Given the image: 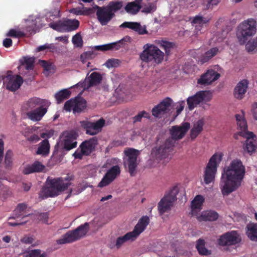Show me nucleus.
<instances>
[{"label": "nucleus", "mask_w": 257, "mask_h": 257, "mask_svg": "<svg viewBox=\"0 0 257 257\" xmlns=\"http://www.w3.org/2000/svg\"><path fill=\"white\" fill-rule=\"evenodd\" d=\"M243 134L242 137L246 139L245 143L243 145L244 151L251 155L257 149L256 137L252 132H250L249 134Z\"/></svg>", "instance_id": "aec40b11"}, {"label": "nucleus", "mask_w": 257, "mask_h": 257, "mask_svg": "<svg viewBox=\"0 0 257 257\" xmlns=\"http://www.w3.org/2000/svg\"><path fill=\"white\" fill-rule=\"evenodd\" d=\"M13 156V152L11 150H8L7 151L5 157V163L6 168L11 167L12 165V158Z\"/></svg>", "instance_id": "864d4df0"}, {"label": "nucleus", "mask_w": 257, "mask_h": 257, "mask_svg": "<svg viewBox=\"0 0 257 257\" xmlns=\"http://www.w3.org/2000/svg\"><path fill=\"white\" fill-rule=\"evenodd\" d=\"M222 159L220 154H215L210 159L204 171V181L206 184L213 182L217 172L218 165Z\"/></svg>", "instance_id": "0eeeda50"}, {"label": "nucleus", "mask_w": 257, "mask_h": 257, "mask_svg": "<svg viewBox=\"0 0 257 257\" xmlns=\"http://www.w3.org/2000/svg\"><path fill=\"white\" fill-rule=\"evenodd\" d=\"M72 178L70 177L65 178H50L48 177L46 185L43 187L40 195L42 199L57 196L64 191L71 185L70 181Z\"/></svg>", "instance_id": "f03ea898"}, {"label": "nucleus", "mask_w": 257, "mask_h": 257, "mask_svg": "<svg viewBox=\"0 0 257 257\" xmlns=\"http://www.w3.org/2000/svg\"><path fill=\"white\" fill-rule=\"evenodd\" d=\"M7 36L14 38H21L26 36V34L21 31H17L14 29H11L7 34Z\"/></svg>", "instance_id": "6e6d98bb"}, {"label": "nucleus", "mask_w": 257, "mask_h": 257, "mask_svg": "<svg viewBox=\"0 0 257 257\" xmlns=\"http://www.w3.org/2000/svg\"><path fill=\"white\" fill-rule=\"evenodd\" d=\"M72 41L74 45L76 47L81 48L83 46L82 38L79 33L73 36Z\"/></svg>", "instance_id": "603ef678"}, {"label": "nucleus", "mask_w": 257, "mask_h": 257, "mask_svg": "<svg viewBox=\"0 0 257 257\" xmlns=\"http://www.w3.org/2000/svg\"><path fill=\"white\" fill-rule=\"evenodd\" d=\"M49 216L47 212L41 213L39 214L38 218L44 223H47Z\"/></svg>", "instance_id": "e2e57ef3"}, {"label": "nucleus", "mask_w": 257, "mask_h": 257, "mask_svg": "<svg viewBox=\"0 0 257 257\" xmlns=\"http://www.w3.org/2000/svg\"><path fill=\"white\" fill-rule=\"evenodd\" d=\"M219 52V49L217 47L210 48L200 57L199 61L202 64L208 62L213 57L215 56Z\"/></svg>", "instance_id": "473e14b6"}, {"label": "nucleus", "mask_w": 257, "mask_h": 257, "mask_svg": "<svg viewBox=\"0 0 257 257\" xmlns=\"http://www.w3.org/2000/svg\"><path fill=\"white\" fill-rule=\"evenodd\" d=\"M50 28L60 32H68L76 30L79 26V22L75 19L60 20L49 24Z\"/></svg>", "instance_id": "6e6552de"}, {"label": "nucleus", "mask_w": 257, "mask_h": 257, "mask_svg": "<svg viewBox=\"0 0 257 257\" xmlns=\"http://www.w3.org/2000/svg\"><path fill=\"white\" fill-rule=\"evenodd\" d=\"M89 227V225L87 222L81 224L75 229L65 233L62 238L57 240V242L58 244H62L76 241L86 235Z\"/></svg>", "instance_id": "39448f33"}, {"label": "nucleus", "mask_w": 257, "mask_h": 257, "mask_svg": "<svg viewBox=\"0 0 257 257\" xmlns=\"http://www.w3.org/2000/svg\"><path fill=\"white\" fill-rule=\"evenodd\" d=\"M54 135V131L52 130L49 131H47L45 132L42 133L41 134V137L45 139H47L48 138H50L51 137H52Z\"/></svg>", "instance_id": "052dcab7"}, {"label": "nucleus", "mask_w": 257, "mask_h": 257, "mask_svg": "<svg viewBox=\"0 0 257 257\" xmlns=\"http://www.w3.org/2000/svg\"><path fill=\"white\" fill-rule=\"evenodd\" d=\"M123 6L122 2L119 1H115L109 2L106 6L112 14L120 10Z\"/></svg>", "instance_id": "c03bdc74"}, {"label": "nucleus", "mask_w": 257, "mask_h": 257, "mask_svg": "<svg viewBox=\"0 0 257 257\" xmlns=\"http://www.w3.org/2000/svg\"><path fill=\"white\" fill-rule=\"evenodd\" d=\"M71 94V92L67 89L61 90L55 94V98L58 103H60L64 100L68 99Z\"/></svg>", "instance_id": "a19ab883"}, {"label": "nucleus", "mask_w": 257, "mask_h": 257, "mask_svg": "<svg viewBox=\"0 0 257 257\" xmlns=\"http://www.w3.org/2000/svg\"><path fill=\"white\" fill-rule=\"evenodd\" d=\"M205 121L203 118L195 122L190 131V138L192 140H194L197 136L202 132Z\"/></svg>", "instance_id": "cd10ccee"}, {"label": "nucleus", "mask_w": 257, "mask_h": 257, "mask_svg": "<svg viewBox=\"0 0 257 257\" xmlns=\"http://www.w3.org/2000/svg\"><path fill=\"white\" fill-rule=\"evenodd\" d=\"M119 42L109 43L103 45L96 46L94 47L95 50L100 51H107L109 50H118L120 48Z\"/></svg>", "instance_id": "37998d69"}, {"label": "nucleus", "mask_w": 257, "mask_h": 257, "mask_svg": "<svg viewBox=\"0 0 257 257\" xmlns=\"http://www.w3.org/2000/svg\"><path fill=\"white\" fill-rule=\"evenodd\" d=\"M4 81L7 89L11 91H15L18 89L23 82V78L19 75H8Z\"/></svg>", "instance_id": "6ab92c4d"}, {"label": "nucleus", "mask_w": 257, "mask_h": 257, "mask_svg": "<svg viewBox=\"0 0 257 257\" xmlns=\"http://www.w3.org/2000/svg\"><path fill=\"white\" fill-rule=\"evenodd\" d=\"M178 193V188L174 187L161 199L158 204V209L160 215H163L171 209L174 202L177 200Z\"/></svg>", "instance_id": "423d86ee"}, {"label": "nucleus", "mask_w": 257, "mask_h": 257, "mask_svg": "<svg viewBox=\"0 0 257 257\" xmlns=\"http://www.w3.org/2000/svg\"><path fill=\"white\" fill-rule=\"evenodd\" d=\"M190 127L189 122H184L180 126L175 125L172 127L170 134L173 140H178L183 138Z\"/></svg>", "instance_id": "412c9836"}, {"label": "nucleus", "mask_w": 257, "mask_h": 257, "mask_svg": "<svg viewBox=\"0 0 257 257\" xmlns=\"http://www.w3.org/2000/svg\"><path fill=\"white\" fill-rule=\"evenodd\" d=\"M158 44L162 48L164 49L165 53L167 55H170L171 50L175 46V44L174 43L167 41H159Z\"/></svg>", "instance_id": "a18cd8bd"}, {"label": "nucleus", "mask_w": 257, "mask_h": 257, "mask_svg": "<svg viewBox=\"0 0 257 257\" xmlns=\"http://www.w3.org/2000/svg\"><path fill=\"white\" fill-rule=\"evenodd\" d=\"M172 103L173 100L170 97L165 98L152 109L153 115L159 117L161 115L168 113L171 110Z\"/></svg>", "instance_id": "2eb2a0df"}, {"label": "nucleus", "mask_w": 257, "mask_h": 257, "mask_svg": "<svg viewBox=\"0 0 257 257\" xmlns=\"http://www.w3.org/2000/svg\"><path fill=\"white\" fill-rule=\"evenodd\" d=\"M36 24L33 23L32 25L28 26L26 27V31L29 33L30 35L35 34L36 30Z\"/></svg>", "instance_id": "680f3d73"}, {"label": "nucleus", "mask_w": 257, "mask_h": 257, "mask_svg": "<svg viewBox=\"0 0 257 257\" xmlns=\"http://www.w3.org/2000/svg\"><path fill=\"white\" fill-rule=\"evenodd\" d=\"M150 117L151 116L149 113L145 110H143L140 112L137 115L133 117V122L134 123L140 122L141 121L143 117L150 119Z\"/></svg>", "instance_id": "3c124183"}, {"label": "nucleus", "mask_w": 257, "mask_h": 257, "mask_svg": "<svg viewBox=\"0 0 257 257\" xmlns=\"http://www.w3.org/2000/svg\"><path fill=\"white\" fill-rule=\"evenodd\" d=\"M74 107V99H71L67 100L64 104V109L67 111H70L71 110H73Z\"/></svg>", "instance_id": "bf43d9fd"}, {"label": "nucleus", "mask_w": 257, "mask_h": 257, "mask_svg": "<svg viewBox=\"0 0 257 257\" xmlns=\"http://www.w3.org/2000/svg\"><path fill=\"white\" fill-rule=\"evenodd\" d=\"M27 104L30 109H33L36 107L49 106L50 102L45 99L34 97L29 100Z\"/></svg>", "instance_id": "7c9ffc66"}, {"label": "nucleus", "mask_w": 257, "mask_h": 257, "mask_svg": "<svg viewBox=\"0 0 257 257\" xmlns=\"http://www.w3.org/2000/svg\"><path fill=\"white\" fill-rule=\"evenodd\" d=\"M219 217L218 213L214 210H207L203 211L201 214L197 216L198 221H210L216 220Z\"/></svg>", "instance_id": "2f4dec72"}, {"label": "nucleus", "mask_w": 257, "mask_h": 257, "mask_svg": "<svg viewBox=\"0 0 257 257\" xmlns=\"http://www.w3.org/2000/svg\"><path fill=\"white\" fill-rule=\"evenodd\" d=\"M256 21L253 19H249L242 22L238 27L236 35L241 45L245 44L248 38L256 32Z\"/></svg>", "instance_id": "20e7f679"}, {"label": "nucleus", "mask_w": 257, "mask_h": 257, "mask_svg": "<svg viewBox=\"0 0 257 257\" xmlns=\"http://www.w3.org/2000/svg\"><path fill=\"white\" fill-rule=\"evenodd\" d=\"M245 174V168L241 161L233 160L230 165L224 169L222 174L221 191L223 195H228L235 190L240 185Z\"/></svg>", "instance_id": "f257e3e1"}, {"label": "nucleus", "mask_w": 257, "mask_h": 257, "mask_svg": "<svg viewBox=\"0 0 257 257\" xmlns=\"http://www.w3.org/2000/svg\"><path fill=\"white\" fill-rule=\"evenodd\" d=\"M248 52L257 51V36L251 41H249L245 45Z\"/></svg>", "instance_id": "8fccbe9b"}, {"label": "nucleus", "mask_w": 257, "mask_h": 257, "mask_svg": "<svg viewBox=\"0 0 257 257\" xmlns=\"http://www.w3.org/2000/svg\"><path fill=\"white\" fill-rule=\"evenodd\" d=\"M220 74L213 69H209L205 73L202 74L198 79V84L202 85H208L217 80Z\"/></svg>", "instance_id": "a211bd4d"}, {"label": "nucleus", "mask_w": 257, "mask_h": 257, "mask_svg": "<svg viewBox=\"0 0 257 257\" xmlns=\"http://www.w3.org/2000/svg\"><path fill=\"white\" fill-rule=\"evenodd\" d=\"M86 107V101L82 98H76L74 99V113H79Z\"/></svg>", "instance_id": "ea45409f"}, {"label": "nucleus", "mask_w": 257, "mask_h": 257, "mask_svg": "<svg viewBox=\"0 0 257 257\" xmlns=\"http://www.w3.org/2000/svg\"><path fill=\"white\" fill-rule=\"evenodd\" d=\"M135 238H134L133 235L129 232L126 233L122 236L118 237L116 240L115 246L117 248L120 247V246L126 241L128 240H134Z\"/></svg>", "instance_id": "79ce46f5"}, {"label": "nucleus", "mask_w": 257, "mask_h": 257, "mask_svg": "<svg viewBox=\"0 0 257 257\" xmlns=\"http://www.w3.org/2000/svg\"><path fill=\"white\" fill-rule=\"evenodd\" d=\"M40 63L44 68V73L46 75H48L51 70L54 69V65L52 63L45 60H41Z\"/></svg>", "instance_id": "de8ad7c7"}, {"label": "nucleus", "mask_w": 257, "mask_h": 257, "mask_svg": "<svg viewBox=\"0 0 257 257\" xmlns=\"http://www.w3.org/2000/svg\"><path fill=\"white\" fill-rule=\"evenodd\" d=\"M40 137L36 134H33L28 138L27 140L32 143H36L40 140Z\"/></svg>", "instance_id": "338daca9"}, {"label": "nucleus", "mask_w": 257, "mask_h": 257, "mask_svg": "<svg viewBox=\"0 0 257 257\" xmlns=\"http://www.w3.org/2000/svg\"><path fill=\"white\" fill-rule=\"evenodd\" d=\"M150 219L147 216H143L139 220L138 223L134 227L133 231L130 232L135 239L145 230L149 224Z\"/></svg>", "instance_id": "b1692460"}, {"label": "nucleus", "mask_w": 257, "mask_h": 257, "mask_svg": "<svg viewBox=\"0 0 257 257\" xmlns=\"http://www.w3.org/2000/svg\"><path fill=\"white\" fill-rule=\"evenodd\" d=\"M97 144L98 139L94 137L83 142L79 148L85 156H88L94 150Z\"/></svg>", "instance_id": "4be33fe9"}, {"label": "nucleus", "mask_w": 257, "mask_h": 257, "mask_svg": "<svg viewBox=\"0 0 257 257\" xmlns=\"http://www.w3.org/2000/svg\"><path fill=\"white\" fill-rule=\"evenodd\" d=\"M205 242L203 239H199L196 244V248H197L199 253L201 255H208L211 254V251L207 249L205 246Z\"/></svg>", "instance_id": "e433bc0d"}, {"label": "nucleus", "mask_w": 257, "mask_h": 257, "mask_svg": "<svg viewBox=\"0 0 257 257\" xmlns=\"http://www.w3.org/2000/svg\"><path fill=\"white\" fill-rule=\"evenodd\" d=\"M164 57V53L157 46L149 44L144 46V50L140 55V58L142 61L156 64L161 63Z\"/></svg>", "instance_id": "7ed1b4c3"}, {"label": "nucleus", "mask_w": 257, "mask_h": 257, "mask_svg": "<svg viewBox=\"0 0 257 257\" xmlns=\"http://www.w3.org/2000/svg\"><path fill=\"white\" fill-rule=\"evenodd\" d=\"M241 237L236 231L227 232L220 236L217 240L218 245L222 246L235 245L240 242Z\"/></svg>", "instance_id": "9b49d317"}, {"label": "nucleus", "mask_w": 257, "mask_h": 257, "mask_svg": "<svg viewBox=\"0 0 257 257\" xmlns=\"http://www.w3.org/2000/svg\"><path fill=\"white\" fill-rule=\"evenodd\" d=\"M184 104H185L184 101H182L178 102V104H177V105L176 107V108L177 109L176 112H177V114H180L181 112V111L183 110L184 107Z\"/></svg>", "instance_id": "69168bd1"}, {"label": "nucleus", "mask_w": 257, "mask_h": 257, "mask_svg": "<svg viewBox=\"0 0 257 257\" xmlns=\"http://www.w3.org/2000/svg\"><path fill=\"white\" fill-rule=\"evenodd\" d=\"M142 0H135L134 2L128 3L124 8L125 11L132 15L137 14L141 10L140 3Z\"/></svg>", "instance_id": "72a5a7b5"}, {"label": "nucleus", "mask_w": 257, "mask_h": 257, "mask_svg": "<svg viewBox=\"0 0 257 257\" xmlns=\"http://www.w3.org/2000/svg\"><path fill=\"white\" fill-rule=\"evenodd\" d=\"M34 241V238L31 236H25L22 239V242L26 244L32 243Z\"/></svg>", "instance_id": "774afa93"}, {"label": "nucleus", "mask_w": 257, "mask_h": 257, "mask_svg": "<svg viewBox=\"0 0 257 257\" xmlns=\"http://www.w3.org/2000/svg\"><path fill=\"white\" fill-rule=\"evenodd\" d=\"M248 82L246 79H243L239 81L234 90V96L238 99H241L244 96L246 92Z\"/></svg>", "instance_id": "bb28decb"}, {"label": "nucleus", "mask_w": 257, "mask_h": 257, "mask_svg": "<svg viewBox=\"0 0 257 257\" xmlns=\"http://www.w3.org/2000/svg\"><path fill=\"white\" fill-rule=\"evenodd\" d=\"M27 209V205L25 203H20L17 205L16 208L14 210V216L10 217L11 218H19L23 216L22 218H24L31 215L30 213H27L26 210Z\"/></svg>", "instance_id": "f704fd0d"}, {"label": "nucleus", "mask_w": 257, "mask_h": 257, "mask_svg": "<svg viewBox=\"0 0 257 257\" xmlns=\"http://www.w3.org/2000/svg\"><path fill=\"white\" fill-rule=\"evenodd\" d=\"M209 21V19L206 18H204L200 16H196L194 18L192 21V23L198 24L199 25H203L208 23Z\"/></svg>", "instance_id": "5fc2aeb1"}, {"label": "nucleus", "mask_w": 257, "mask_h": 257, "mask_svg": "<svg viewBox=\"0 0 257 257\" xmlns=\"http://www.w3.org/2000/svg\"><path fill=\"white\" fill-rule=\"evenodd\" d=\"M119 27L120 28H128L139 35L148 34V31L147 30L146 26H142L140 23L134 22H125L121 24Z\"/></svg>", "instance_id": "5701e85b"}, {"label": "nucleus", "mask_w": 257, "mask_h": 257, "mask_svg": "<svg viewBox=\"0 0 257 257\" xmlns=\"http://www.w3.org/2000/svg\"><path fill=\"white\" fill-rule=\"evenodd\" d=\"M105 123V120L101 118L95 122L88 120L80 121V126L86 131V134L92 136L96 135L102 130Z\"/></svg>", "instance_id": "f8f14e48"}, {"label": "nucleus", "mask_w": 257, "mask_h": 257, "mask_svg": "<svg viewBox=\"0 0 257 257\" xmlns=\"http://www.w3.org/2000/svg\"><path fill=\"white\" fill-rule=\"evenodd\" d=\"M78 137V133L74 130L63 132L60 137L61 139L60 145L62 149L68 151L75 148L77 144L76 140Z\"/></svg>", "instance_id": "1a4fd4ad"}, {"label": "nucleus", "mask_w": 257, "mask_h": 257, "mask_svg": "<svg viewBox=\"0 0 257 257\" xmlns=\"http://www.w3.org/2000/svg\"><path fill=\"white\" fill-rule=\"evenodd\" d=\"M88 79L89 82L87 87L85 86L84 82H79L77 84V85L83 88L84 89H88L92 86L100 84L102 81V77L101 75L98 72H94L91 73L88 77Z\"/></svg>", "instance_id": "393cba45"}, {"label": "nucleus", "mask_w": 257, "mask_h": 257, "mask_svg": "<svg viewBox=\"0 0 257 257\" xmlns=\"http://www.w3.org/2000/svg\"><path fill=\"white\" fill-rule=\"evenodd\" d=\"M248 237L252 241H257V224H250L246 226Z\"/></svg>", "instance_id": "58836bf2"}, {"label": "nucleus", "mask_w": 257, "mask_h": 257, "mask_svg": "<svg viewBox=\"0 0 257 257\" xmlns=\"http://www.w3.org/2000/svg\"><path fill=\"white\" fill-rule=\"evenodd\" d=\"M120 173V167L118 165L113 166L107 170L98 187H103L110 184Z\"/></svg>", "instance_id": "dca6fc26"}, {"label": "nucleus", "mask_w": 257, "mask_h": 257, "mask_svg": "<svg viewBox=\"0 0 257 257\" xmlns=\"http://www.w3.org/2000/svg\"><path fill=\"white\" fill-rule=\"evenodd\" d=\"M120 63V61L116 59H108L105 63V65L107 68L116 67Z\"/></svg>", "instance_id": "13d9d810"}, {"label": "nucleus", "mask_w": 257, "mask_h": 257, "mask_svg": "<svg viewBox=\"0 0 257 257\" xmlns=\"http://www.w3.org/2000/svg\"><path fill=\"white\" fill-rule=\"evenodd\" d=\"M92 8H93V13L95 10H97L96 15L97 19L102 26L107 25L115 16V14L111 13L106 6L99 7L95 5Z\"/></svg>", "instance_id": "4468645a"}, {"label": "nucleus", "mask_w": 257, "mask_h": 257, "mask_svg": "<svg viewBox=\"0 0 257 257\" xmlns=\"http://www.w3.org/2000/svg\"><path fill=\"white\" fill-rule=\"evenodd\" d=\"M69 12L77 16H86L93 13V8H86L84 7L80 8L77 7L71 9L69 10Z\"/></svg>", "instance_id": "c9c22d12"}, {"label": "nucleus", "mask_w": 257, "mask_h": 257, "mask_svg": "<svg viewBox=\"0 0 257 257\" xmlns=\"http://www.w3.org/2000/svg\"><path fill=\"white\" fill-rule=\"evenodd\" d=\"M34 59L33 58H25L24 62L22 63V66L19 67V70L21 69L25 68L27 70H31L34 68Z\"/></svg>", "instance_id": "49530a36"}, {"label": "nucleus", "mask_w": 257, "mask_h": 257, "mask_svg": "<svg viewBox=\"0 0 257 257\" xmlns=\"http://www.w3.org/2000/svg\"><path fill=\"white\" fill-rule=\"evenodd\" d=\"M126 158L124 163L127 166L128 171L131 176H135L136 170L138 166L137 158L139 155V151L133 148L128 149L124 151Z\"/></svg>", "instance_id": "9d476101"}, {"label": "nucleus", "mask_w": 257, "mask_h": 257, "mask_svg": "<svg viewBox=\"0 0 257 257\" xmlns=\"http://www.w3.org/2000/svg\"><path fill=\"white\" fill-rule=\"evenodd\" d=\"M25 257H47V254L45 252L41 253L39 249H33L28 251Z\"/></svg>", "instance_id": "09e8293b"}, {"label": "nucleus", "mask_w": 257, "mask_h": 257, "mask_svg": "<svg viewBox=\"0 0 257 257\" xmlns=\"http://www.w3.org/2000/svg\"><path fill=\"white\" fill-rule=\"evenodd\" d=\"M50 144L48 139L42 141L37 149V154L47 156L50 152Z\"/></svg>", "instance_id": "4c0bfd02"}, {"label": "nucleus", "mask_w": 257, "mask_h": 257, "mask_svg": "<svg viewBox=\"0 0 257 257\" xmlns=\"http://www.w3.org/2000/svg\"><path fill=\"white\" fill-rule=\"evenodd\" d=\"M23 173L25 175H28L34 173L32 165H27L23 169Z\"/></svg>", "instance_id": "0e129e2a"}, {"label": "nucleus", "mask_w": 257, "mask_h": 257, "mask_svg": "<svg viewBox=\"0 0 257 257\" xmlns=\"http://www.w3.org/2000/svg\"><path fill=\"white\" fill-rule=\"evenodd\" d=\"M211 98L210 93L208 91H198L194 95L189 96L187 99L188 108L190 110H192L201 102L204 101H209Z\"/></svg>", "instance_id": "ddd939ff"}, {"label": "nucleus", "mask_w": 257, "mask_h": 257, "mask_svg": "<svg viewBox=\"0 0 257 257\" xmlns=\"http://www.w3.org/2000/svg\"><path fill=\"white\" fill-rule=\"evenodd\" d=\"M172 146L171 142L167 140L164 144L153 148L152 151V155L158 159L165 158L171 151Z\"/></svg>", "instance_id": "f3484780"}, {"label": "nucleus", "mask_w": 257, "mask_h": 257, "mask_svg": "<svg viewBox=\"0 0 257 257\" xmlns=\"http://www.w3.org/2000/svg\"><path fill=\"white\" fill-rule=\"evenodd\" d=\"M204 198L201 195H197L191 202V214L196 215L202 209Z\"/></svg>", "instance_id": "c85d7f7f"}, {"label": "nucleus", "mask_w": 257, "mask_h": 257, "mask_svg": "<svg viewBox=\"0 0 257 257\" xmlns=\"http://www.w3.org/2000/svg\"><path fill=\"white\" fill-rule=\"evenodd\" d=\"M49 106L38 107L28 112L27 115L29 119L34 121H38L47 113Z\"/></svg>", "instance_id": "a878e982"}, {"label": "nucleus", "mask_w": 257, "mask_h": 257, "mask_svg": "<svg viewBox=\"0 0 257 257\" xmlns=\"http://www.w3.org/2000/svg\"><path fill=\"white\" fill-rule=\"evenodd\" d=\"M235 118L237 121L238 129L239 130L238 135L240 136H243V133L249 134L251 132L247 131V125L245 119L244 118V115L237 114L235 115Z\"/></svg>", "instance_id": "c756f323"}, {"label": "nucleus", "mask_w": 257, "mask_h": 257, "mask_svg": "<svg viewBox=\"0 0 257 257\" xmlns=\"http://www.w3.org/2000/svg\"><path fill=\"white\" fill-rule=\"evenodd\" d=\"M31 165L34 173L42 172L45 168V166L41 163L38 161H35Z\"/></svg>", "instance_id": "4d7b16f0"}]
</instances>
